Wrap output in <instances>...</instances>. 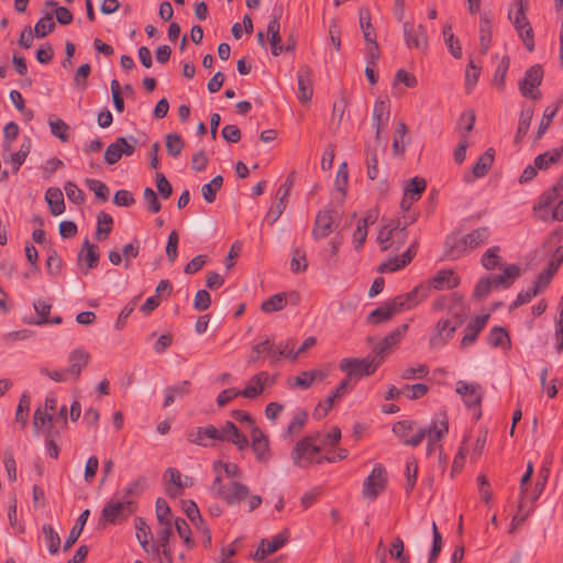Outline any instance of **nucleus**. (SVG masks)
Wrapping results in <instances>:
<instances>
[{
    "mask_svg": "<svg viewBox=\"0 0 563 563\" xmlns=\"http://www.w3.org/2000/svg\"><path fill=\"white\" fill-rule=\"evenodd\" d=\"M408 323H404L398 328L394 329L390 333H388L376 346L375 353L378 360L383 361V356L396 346L405 336L408 331Z\"/></svg>",
    "mask_w": 563,
    "mask_h": 563,
    "instance_id": "nucleus-24",
    "label": "nucleus"
},
{
    "mask_svg": "<svg viewBox=\"0 0 563 563\" xmlns=\"http://www.w3.org/2000/svg\"><path fill=\"white\" fill-rule=\"evenodd\" d=\"M262 356H266L271 364L278 362L277 347L273 345L268 338L253 345V352L249 357V362H256Z\"/></svg>",
    "mask_w": 563,
    "mask_h": 563,
    "instance_id": "nucleus-29",
    "label": "nucleus"
},
{
    "mask_svg": "<svg viewBox=\"0 0 563 563\" xmlns=\"http://www.w3.org/2000/svg\"><path fill=\"white\" fill-rule=\"evenodd\" d=\"M520 275V267L516 264L507 265L503 273L496 276H493L495 279V287H509Z\"/></svg>",
    "mask_w": 563,
    "mask_h": 563,
    "instance_id": "nucleus-37",
    "label": "nucleus"
},
{
    "mask_svg": "<svg viewBox=\"0 0 563 563\" xmlns=\"http://www.w3.org/2000/svg\"><path fill=\"white\" fill-rule=\"evenodd\" d=\"M33 424L37 432L49 433L53 427L52 412L37 407L34 411Z\"/></svg>",
    "mask_w": 563,
    "mask_h": 563,
    "instance_id": "nucleus-38",
    "label": "nucleus"
},
{
    "mask_svg": "<svg viewBox=\"0 0 563 563\" xmlns=\"http://www.w3.org/2000/svg\"><path fill=\"white\" fill-rule=\"evenodd\" d=\"M320 446L313 435L306 437L298 441L291 452V460L295 465L306 467L311 464H320L324 461L335 463L347 457V451L342 448L333 453L322 454Z\"/></svg>",
    "mask_w": 563,
    "mask_h": 563,
    "instance_id": "nucleus-3",
    "label": "nucleus"
},
{
    "mask_svg": "<svg viewBox=\"0 0 563 563\" xmlns=\"http://www.w3.org/2000/svg\"><path fill=\"white\" fill-rule=\"evenodd\" d=\"M406 45L409 48L426 51L428 46V35L424 25H415L410 22H405L402 25Z\"/></svg>",
    "mask_w": 563,
    "mask_h": 563,
    "instance_id": "nucleus-20",
    "label": "nucleus"
},
{
    "mask_svg": "<svg viewBox=\"0 0 563 563\" xmlns=\"http://www.w3.org/2000/svg\"><path fill=\"white\" fill-rule=\"evenodd\" d=\"M543 70L540 65L529 67L522 80L519 82V90L523 97L540 99L541 92L537 88L541 85Z\"/></svg>",
    "mask_w": 563,
    "mask_h": 563,
    "instance_id": "nucleus-15",
    "label": "nucleus"
},
{
    "mask_svg": "<svg viewBox=\"0 0 563 563\" xmlns=\"http://www.w3.org/2000/svg\"><path fill=\"white\" fill-rule=\"evenodd\" d=\"M292 187V179H287L278 187L275 195L276 211H284L288 207V197Z\"/></svg>",
    "mask_w": 563,
    "mask_h": 563,
    "instance_id": "nucleus-46",
    "label": "nucleus"
},
{
    "mask_svg": "<svg viewBox=\"0 0 563 563\" xmlns=\"http://www.w3.org/2000/svg\"><path fill=\"white\" fill-rule=\"evenodd\" d=\"M563 190V176L556 181L552 189L544 192L538 201V205L533 206V211L545 210L549 211L551 207L556 202L559 198V191Z\"/></svg>",
    "mask_w": 563,
    "mask_h": 563,
    "instance_id": "nucleus-36",
    "label": "nucleus"
},
{
    "mask_svg": "<svg viewBox=\"0 0 563 563\" xmlns=\"http://www.w3.org/2000/svg\"><path fill=\"white\" fill-rule=\"evenodd\" d=\"M389 554L393 559L397 560L399 563H409V555L405 553V545L402 540L397 537L393 540Z\"/></svg>",
    "mask_w": 563,
    "mask_h": 563,
    "instance_id": "nucleus-64",
    "label": "nucleus"
},
{
    "mask_svg": "<svg viewBox=\"0 0 563 563\" xmlns=\"http://www.w3.org/2000/svg\"><path fill=\"white\" fill-rule=\"evenodd\" d=\"M274 383V377L267 372H260L249 379L243 390H240L241 396L247 399H254L262 395L267 388L272 387Z\"/></svg>",
    "mask_w": 563,
    "mask_h": 563,
    "instance_id": "nucleus-19",
    "label": "nucleus"
},
{
    "mask_svg": "<svg viewBox=\"0 0 563 563\" xmlns=\"http://www.w3.org/2000/svg\"><path fill=\"white\" fill-rule=\"evenodd\" d=\"M560 109V103H556L555 106H549L544 109V112H543V115H542V119H541V122L539 124V128H538V132H537V137L540 139L542 137L550 124L552 123V120L553 118L556 115L558 111Z\"/></svg>",
    "mask_w": 563,
    "mask_h": 563,
    "instance_id": "nucleus-57",
    "label": "nucleus"
},
{
    "mask_svg": "<svg viewBox=\"0 0 563 563\" xmlns=\"http://www.w3.org/2000/svg\"><path fill=\"white\" fill-rule=\"evenodd\" d=\"M78 258L80 263H86L87 269L93 268L97 265L99 258L97 247L91 244L89 240H85L78 254Z\"/></svg>",
    "mask_w": 563,
    "mask_h": 563,
    "instance_id": "nucleus-44",
    "label": "nucleus"
},
{
    "mask_svg": "<svg viewBox=\"0 0 563 563\" xmlns=\"http://www.w3.org/2000/svg\"><path fill=\"white\" fill-rule=\"evenodd\" d=\"M31 405V397L27 394H22L15 411V420L25 427L29 419V410Z\"/></svg>",
    "mask_w": 563,
    "mask_h": 563,
    "instance_id": "nucleus-60",
    "label": "nucleus"
},
{
    "mask_svg": "<svg viewBox=\"0 0 563 563\" xmlns=\"http://www.w3.org/2000/svg\"><path fill=\"white\" fill-rule=\"evenodd\" d=\"M289 539L287 530L275 534L271 540L262 539L255 552L251 555L255 561H263L266 556L282 549Z\"/></svg>",
    "mask_w": 563,
    "mask_h": 563,
    "instance_id": "nucleus-18",
    "label": "nucleus"
},
{
    "mask_svg": "<svg viewBox=\"0 0 563 563\" xmlns=\"http://www.w3.org/2000/svg\"><path fill=\"white\" fill-rule=\"evenodd\" d=\"M222 184L223 178L220 175L212 178L208 184H205L201 188L203 199L209 203L213 202L218 190L222 187Z\"/></svg>",
    "mask_w": 563,
    "mask_h": 563,
    "instance_id": "nucleus-54",
    "label": "nucleus"
},
{
    "mask_svg": "<svg viewBox=\"0 0 563 563\" xmlns=\"http://www.w3.org/2000/svg\"><path fill=\"white\" fill-rule=\"evenodd\" d=\"M492 235L489 227L483 225L468 232L453 231L445 239L444 250L449 260H459L485 244Z\"/></svg>",
    "mask_w": 563,
    "mask_h": 563,
    "instance_id": "nucleus-2",
    "label": "nucleus"
},
{
    "mask_svg": "<svg viewBox=\"0 0 563 563\" xmlns=\"http://www.w3.org/2000/svg\"><path fill=\"white\" fill-rule=\"evenodd\" d=\"M488 343L494 347H510V339L504 328L495 327L490 330L488 335Z\"/></svg>",
    "mask_w": 563,
    "mask_h": 563,
    "instance_id": "nucleus-49",
    "label": "nucleus"
},
{
    "mask_svg": "<svg viewBox=\"0 0 563 563\" xmlns=\"http://www.w3.org/2000/svg\"><path fill=\"white\" fill-rule=\"evenodd\" d=\"M90 354L82 347L73 350L68 355V366L66 373L69 377L78 379L82 369L88 365Z\"/></svg>",
    "mask_w": 563,
    "mask_h": 563,
    "instance_id": "nucleus-23",
    "label": "nucleus"
},
{
    "mask_svg": "<svg viewBox=\"0 0 563 563\" xmlns=\"http://www.w3.org/2000/svg\"><path fill=\"white\" fill-rule=\"evenodd\" d=\"M112 222L113 220L109 213H101L98 217L96 230V238L98 240H104L108 236L112 228Z\"/></svg>",
    "mask_w": 563,
    "mask_h": 563,
    "instance_id": "nucleus-63",
    "label": "nucleus"
},
{
    "mask_svg": "<svg viewBox=\"0 0 563 563\" xmlns=\"http://www.w3.org/2000/svg\"><path fill=\"white\" fill-rule=\"evenodd\" d=\"M415 221L413 213H394L383 219L377 241L382 250L400 249L407 241V227Z\"/></svg>",
    "mask_w": 563,
    "mask_h": 563,
    "instance_id": "nucleus-4",
    "label": "nucleus"
},
{
    "mask_svg": "<svg viewBox=\"0 0 563 563\" xmlns=\"http://www.w3.org/2000/svg\"><path fill=\"white\" fill-rule=\"evenodd\" d=\"M389 104L387 101L377 100L373 108V126L376 130V141L380 139V132L389 120Z\"/></svg>",
    "mask_w": 563,
    "mask_h": 563,
    "instance_id": "nucleus-30",
    "label": "nucleus"
},
{
    "mask_svg": "<svg viewBox=\"0 0 563 563\" xmlns=\"http://www.w3.org/2000/svg\"><path fill=\"white\" fill-rule=\"evenodd\" d=\"M187 440L205 448L213 445L217 441L231 442L239 450H244L250 444L246 435L242 434L231 421H227L219 429L212 424L195 428L188 432Z\"/></svg>",
    "mask_w": 563,
    "mask_h": 563,
    "instance_id": "nucleus-1",
    "label": "nucleus"
},
{
    "mask_svg": "<svg viewBox=\"0 0 563 563\" xmlns=\"http://www.w3.org/2000/svg\"><path fill=\"white\" fill-rule=\"evenodd\" d=\"M411 260H412V256L410 254V251H407L404 254H401L400 256L391 257L388 261L382 263L378 266V269L380 273L397 272L400 268L405 267Z\"/></svg>",
    "mask_w": 563,
    "mask_h": 563,
    "instance_id": "nucleus-42",
    "label": "nucleus"
},
{
    "mask_svg": "<svg viewBox=\"0 0 563 563\" xmlns=\"http://www.w3.org/2000/svg\"><path fill=\"white\" fill-rule=\"evenodd\" d=\"M313 437L317 439L318 444L322 446V452L329 454L338 450L334 446L341 439V430L338 427H333L327 433H318Z\"/></svg>",
    "mask_w": 563,
    "mask_h": 563,
    "instance_id": "nucleus-32",
    "label": "nucleus"
},
{
    "mask_svg": "<svg viewBox=\"0 0 563 563\" xmlns=\"http://www.w3.org/2000/svg\"><path fill=\"white\" fill-rule=\"evenodd\" d=\"M492 23L486 16H482L479 21V52L486 55L492 44Z\"/></svg>",
    "mask_w": 563,
    "mask_h": 563,
    "instance_id": "nucleus-40",
    "label": "nucleus"
},
{
    "mask_svg": "<svg viewBox=\"0 0 563 563\" xmlns=\"http://www.w3.org/2000/svg\"><path fill=\"white\" fill-rule=\"evenodd\" d=\"M45 200L48 203L51 211H64V196L58 188H48L45 194Z\"/></svg>",
    "mask_w": 563,
    "mask_h": 563,
    "instance_id": "nucleus-55",
    "label": "nucleus"
},
{
    "mask_svg": "<svg viewBox=\"0 0 563 563\" xmlns=\"http://www.w3.org/2000/svg\"><path fill=\"white\" fill-rule=\"evenodd\" d=\"M455 391L467 408L478 407L482 402L483 391L478 384L457 380Z\"/></svg>",
    "mask_w": 563,
    "mask_h": 563,
    "instance_id": "nucleus-21",
    "label": "nucleus"
},
{
    "mask_svg": "<svg viewBox=\"0 0 563 563\" xmlns=\"http://www.w3.org/2000/svg\"><path fill=\"white\" fill-rule=\"evenodd\" d=\"M334 227L332 213H317L312 234L314 239H323L333 231Z\"/></svg>",
    "mask_w": 563,
    "mask_h": 563,
    "instance_id": "nucleus-34",
    "label": "nucleus"
},
{
    "mask_svg": "<svg viewBox=\"0 0 563 563\" xmlns=\"http://www.w3.org/2000/svg\"><path fill=\"white\" fill-rule=\"evenodd\" d=\"M533 118V108H523L519 115L518 129L515 135V143L521 142L523 136L528 133L531 121Z\"/></svg>",
    "mask_w": 563,
    "mask_h": 563,
    "instance_id": "nucleus-45",
    "label": "nucleus"
},
{
    "mask_svg": "<svg viewBox=\"0 0 563 563\" xmlns=\"http://www.w3.org/2000/svg\"><path fill=\"white\" fill-rule=\"evenodd\" d=\"M349 172L346 163H342L339 166L334 189L332 190L331 197L332 201L340 205L345 197V187L347 185Z\"/></svg>",
    "mask_w": 563,
    "mask_h": 563,
    "instance_id": "nucleus-31",
    "label": "nucleus"
},
{
    "mask_svg": "<svg viewBox=\"0 0 563 563\" xmlns=\"http://www.w3.org/2000/svg\"><path fill=\"white\" fill-rule=\"evenodd\" d=\"M212 473L214 475L213 481L220 479V484L225 483V481H233L241 477L240 467L229 461L216 460L212 464Z\"/></svg>",
    "mask_w": 563,
    "mask_h": 563,
    "instance_id": "nucleus-25",
    "label": "nucleus"
},
{
    "mask_svg": "<svg viewBox=\"0 0 563 563\" xmlns=\"http://www.w3.org/2000/svg\"><path fill=\"white\" fill-rule=\"evenodd\" d=\"M360 26L366 43L376 41V32L371 23V14L367 9H360Z\"/></svg>",
    "mask_w": 563,
    "mask_h": 563,
    "instance_id": "nucleus-48",
    "label": "nucleus"
},
{
    "mask_svg": "<svg viewBox=\"0 0 563 563\" xmlns=\"http://www.w3.org/2000/svg\"><path fill=\"white\" fill-rule=\"evenodd\" d=\"M210 490L216 497L231 506L245 501L249 511L255 510L263 501L260 495H252L250 488L238 479L220 484L218 478V481L212 482Z\"/></svg>",
    "mask_w": 563,
    "mask_h": 563,
    "instance_id": "nucleus-6",
    "label": "nucleus"
},
{
    "mask_svg": "<svg viewBox=\"0 0 563 563\" xmlns=\"http://www.w3.org/2000/svg\"><path fill=\"white\" fill-rule=\"evenodd\" d=\"M528 0H516L508 12V19L518 32L526 48L529 52L534 49L533 30L527 20Z\"/></svg>",
    "mask_w": 563,
    "mask_h": 563,
    "instance_id": "nucleus-8",
    "label": "nucleus"
},
{
    "mask_svg": "<svg viewBox=\"0 0 563 563\" xmlns=\"http://www.w3.org/2000/svg\"><path fill=\"white\" fill-rule=\"evenodd\" d=\"M387 483L386 472L383 465L376 464L363 483L362 494L368 500H375L385 489Z\"/></svg>",
    "mask_w": 563,
    "mask_h": 563,
    "instance_id": "nucleus-13",
    "label": "nucleus"
},
{
    "mask_svg": "<svg viewBox=\"0 0 563 563\" xmlns=\"http://www.w3.org/2000/svg\"><path fill=\"white\" fill-rule=\"evenodd\" d=\"M538 256L548 263L547 268L539 274L532 286L537 294H540L548 287L563 262V245L560 238L556 234L549 236L538 251Z\"/></svg>",
    "mask_w": 563,
    "mask_h": 563,
    "instance_id": "nucleus-5",
    "label": "nucleus"
},
{
    "mask_svg": "<svg viewBox=\"0 0 563 563\" xmlns=\"http://www.w3.org/2000/svg\"><path fill=\"white\" fill-rule=\"evenodd\" d=\"M325 373L322 371L302 372L296 377V385L302 389L309 388L316 380L323 379Z\"/></svg>",
    "mask_w": 563,
    "mask_h": 563,
    "instance_id": "nucleus-58",
    "label": "nucleus"
},
{
    "mask_svg": "<svg viewBox=\"0 0 563 563\" xmlns=\"http://www.w3.org/2000/svg\"><path fill=\"white\" fill-rule=\"evenodd\" d=\"M185 147L184 139L176 133L166 135V150L169 156L178 157Z\"/></svg>",
    "mask_w": 563,
    "mask_h": 563,
    "instance_id": "nucleus-56",
    "label": "nucleus"
},
{
    "mask_svg": "<svg viewBox=\"0 0 563 563\" xmlns=\"http://www.w3.org/2000/svg\"><path fill=\"white\" fill-rule=\"evenodd\" d=\"M166 492L172 497L180 496L186 488L194 485L192 477L181 474L175 467H168L163 475Z\"/></svg>",
    "mask_w": 563,
    "mask_h": 563,
    "instance_id": "nucleus-14",
    "label": "nucleus"
},
{
    "mask_svg": "<svg viewBox=\"0 0 563 563\" xmlns=\"http://www.w3.org/2000/svg\"><path fill=\"white\" fill-rule=\"evenodd\" d=\"M427 429V454L431 455L437 453L438 460L440 464H444L446 461V456L443 454V448L440 443L441 439H443L449 432V418L445 413L439 412L433 416L430 424Z\"/></svg>",
    "mask_w": 563,
    "mask_h": 563,
    "instance_id": "nucleus-7",
    "label": "nucleus"
},
{
    "mask_svg": "<svg viewBox=\"0 0 563 563\" xmlns=\"http://www.w3.org/2000/svg\"><path fill=\"white\" fill-rule=\"evenodd\" d=\"M499 246L488 247L481 258L484 268L492 271L499 266L501 257L499 256Z\"/></svg>",
    "mask_w": 563,
    "mask_h": 563,
    "instance_id": "nucleus-53",
    "label": "nucleus"
},
{
    "mask_svg": "<svg viewBox=\"0 0 563 563\" xmlns=\"http://www.w3.org/2000/svg\"><path fill=\"white\" fill-rule=\"evenodd\" d=\"M426 187L427 181L423 178H411L404 189V197L400 202L401 210L409 211L412 203L421 198V195L426 190Z\"/></svg>",
    "mask_w": 563,
    "mask_h": 563,
    "instance_id": "nucleus-22",
    "label": "nucleus"
},
{
    "mask_svg": "<svg viewBox=\"0 0 563 563\" xmlns=\"http://www.w3.org/2000/svg\"><path fill=\"white\" fill-rule=\"evenodd\" d=\"M134 529L136 539L141 547L143 548V550L147 554L154 553L157 549L155 548L154 543H151L152 532L146 521L141 517L135 518Z\"/></svg>",
    "mask_w": 563,
    "mask_h": 563,
    "instance_id": "nucleus-28",
    "label": "nucleus"
},
{
    "mask_svg": "<svg viewBox=\"0 0 563 563\" xmlns=\"http://www.w3.org/2000/svg\"><path fill=\"white\" fill-rule=\"evenodd\" d=\"M548 367H544L540 373L541 389L548 396V398H554L558 395V389L559 386L561 385V382L556 377L548 382Z\"/></svg>",
    "mask_w": 563,
    "mask_h": 563,
    "instance_id": "nucleus-51",
    "label": "nucleus"
},
{
    "mask_svg": "<svg viewBox=\"0 0 563 563\" xmlns=\"http://www.w3.org/2000/svg\"><path fill=\"white\" fill-rule=\"evenodd\" d=\"M494 150L488 148L484 154L479 156L472 169L475 178H482L488 173L494 163Z\"/></svg>",
    "mask_w": 563,
    "mask_h": 563,
    "instance_id": "nucleus-41",
    "label": "nucleus"
},
{
    "mask_svg": "<svg viewBox=\"0 0 563 563\" xmlns=\"http://www.w3.org/2000/svg\"><path fill=\"white\" fill-rule=\"evenodd\" d=\"M251 439L256 459L261 462H266L271 455L268 438L258 427H252Z\"/></svg>",
    "mask_w": 563,
    "mask_h": 563,
    "instance_id": "nucleus-27",
    "label": "nucleus"
},
{
    "mask_svg": "<svg viewBox=\"0 0 563 563\" xmlns=\"http://www.w3.org/2000/svg\"><path fill=\"white\" fill-rule=\"evenodd\" d=\"M493 288H496L494 277L493 276L483 277L477 282V284L474 288L473 296L477 299H483L490 294Z\"/></svg>",
    "mask_w": 563,
    "mask_h": 563,
    "instance_id": "nucleus-62",
    "label": "nucleus"
},
{
    "mask_svg": "<svg viewBox=\"0 0 563 563\" xmlns=\"http://www.w3.org/2000/svg\"><path fill=\"white\" fill-rule=\"evenodd\" d=\"M461 283L459 275L453 269H440L424 285L429 294L432 290H451Z\"/></svg>",
    "mask_w": 563,
    "mask_h": 563,
    "instance_id": "nucleus-17",
    "label": "nucleus"
},
{
    "mask_svg": "<svg viewBox=\"0 0 563 563\" xmlns=\"http://www.w3.org/2000/svg\"><path fill=\"white\" fill-rule=\"evenodd\" d=\"M172 532V522L162 523V529L158 532L157 541L154 543L157 550L153 554L162 553L165 559H172L173 553L168 544Z\"/></svg>",
    "mask_w": 563,
    "mask_h": 563,
    "instance_id": "nucleus-35",
    "label": "nucleus"
},
{
    "mask_svg": "<svg viewBox=\"0 0 563 563\" xmlns=\"http://www.w3.org/2000/svg\"><path fill=\"white\" fill-rule=\"evenodd\" d=\"M430 296L428 287L424 284H420L415 287L411 291L399 295L393 298L394 305L398 312L410 310L417 307L421 301Z\"/></svg>",
    "mask_w": 563,
    "mask_h": 563,
    "instance_id": "nucleus-16",
    "label": "nucleus"
},
{
    "mask_svg": "<svg viewBox=\"0 0 563 563\" xmlns=\"http://www.w3.org/2000/svg\"><path fill=\"white\" fill-rule=\"evenodd\" d=\"M31 151V140L29 137H24L20 150L11 155V161L13 164V169L18 172L20 167L25 162L27 155Z\"/></svg>",
    "mask_w": 563,
    "mask_h": 563,
    "instance_id": "nucleus-59",
    "label": "nucleus"
},
{
    "mask_svg": "<svg viewBox=\"0 0 563 563\" xmlns=\"http://www.w3.org/2000/svg\"><path fill=\"white\" fill-rule=\"evenodd\" d=\"M189 391L187 380L177 383L164 389V407L170 406L177 398H183Z\"/></svg>",
    "mask_w": 563,
    "mask_h": 563,
    "instance_id": "nucleus-39",
    "label": "nucleus"
},
{
    "mask_svg": "<svg viewBox=\"0 0 563 563\" xmlns=\"http://www.w3.org/2000/svg\"><path fill=\"white\" fill-rule=\"evenodd\" d=\"M297 97L301 102H308L313 95L312 71L308 66H301L297 71Z\"/></svg>",
    "mask_w": 563,
    "mask_h": 563,
    "instance_id": "nucleus-26",
    "label": "nucleus"
},
{
    "mask_svg": "<svg viewBox=\"0 0 563 563\" xmlns=\"http://www.w3.org/2000/svg\"><path fill=\"white\" fill-rule=\"evenodd\" d=\"M285 307L286 298L279 292L265 299L261 305V310L265 313H273L283 310Z\"/></svg>",
    "mask_w": 563,
    "mask_h": 563,
    "instance_id": "nucleus-52",
    "label": "nucleus"
},
{
    "mask_svg": "<svg viewBox=\"0 0 563 563\" xmlns=\"http://www.w3.org/2000/svg\"><path fill=\"white\" fill-rule=\"evenodd\" d=\"M137 140L130 135L120 136L113 143L109 144L104 152V162L109 165L118 163L123 155L131 156L135 152Z\"/></svg>",
    "mask_w": 563,
    "mask_h": 563,
    "instance_id": "nucleus-12",
    "label": "nucleus"
},
{
    "mask_svg": "<svg viewBox=\"0 0 563 563\" xmlns=\"http://www.w3.org/2000/svg\"><path fill=\"white\" fill-rule=\"evenodd\" d=\"M382 363L377 356L364 358L345 357L340 361L339 368L350 378H362L373 374Z\"/></svg>",
    "mask_w": 563,
    "mask_h": 563,
    "instance_id": "nucleus-9",
    "label": "nucleus"
},
{
    "mask_svg": "<svg viewBox=\"0 0 563 563\" xmlns=\"http://www.w3.org/2000/svg\"><path fill=\"white\" fill-rule=\"evenodd\" d=\"M481 70V66L476 65L473 59H470L465 71V92L467 95H470L477 85Z\"/></svg>",
    "mask_w": 563,
    "mask_h": 563,
    "instance_id": "nucleus-50",
    "label": "nucleus"
},
{
    "mask_svg": "<svg viewBox=\"0 0 563 563\" xmlns=\"http://www.w3.org/2000/svg\"><path fill=\"white\" fill-rule=\"evenodd\" d=\"M55 27V22L52 13H46L41 18L34 26V35L36 37H44L51 33Z\"/></svg>",
    "mask_w": 563,
    "mask_h": 563,
    "instance_id": "nucleus-61",
    "label": "nucleus"
},
{
    "mask_svg": "<svg viewBox=\"0 0 563 563\" xmlns=\"http://www.w3.org/2000/svg\"><path fill=\"white\" fill-rule=\"evenodd\" d=\"M456 329L457 323H454L452 320L448 318L439 319L430 333V349L438 351L445 347L454 336Z\"/></svg>",
    "mask_w": 563,
    "mask_h": 563,
    "instance_id": "nucleus-11",
    "label": "nucleus"
},
{
    "mask_svg": "<svg viewBox=\"0 0 563 563\" xmlns=\"http://www.w3.org/2000/svg\"><path fill=\"white\" fill-rule=\"evenodd\" d=\"M133 499L121 498L114 495L103 507L100 521L103 523H119L133 512Z\"/></svg>",
    "mask_w": 563,
    "mask_h": 563,
    "instance_id": "nucleus-10",
    "label": "nucleus"
},
{
    "mask_svg": "<svg viewBox=\"0 0 563 563\" xmlns=\"http://www.w3.org/2000/svg\"><path fill=\"white\" fill-rule=\"evenodd\" d=\"M561 156L562 151L559 148H553L539 154L533 162L538 169L544 170L548 169L552 164L558 163Z\"/></svg>",
    "mask_w": 563,
    "mask_h": 563,
    "instance_id": "nucleus-47",
    "label": "nucleus"
},
{
    "mask_svg": "<svg viewBox=\"0 0 563 563\" xmlns=\"http://www.w3.org/2000/svg\"><path fill=\"white\" fill-rule=\"evenodd\" d=\"M399 313L396 309L393 299L384 302L378 308L374 309L367 317V321L372 324H379L389 320L393 316Z\"/></svg>",
    "mask_w": 563,
    "mask_h": 563,
    "instance_id": "nucleus-33",
    "label": "nucleus"
},
{
    "mask_svg": "<svg viewBox=\"0 0 563 563\" xmlns=\"http://www.w3.org/2000/svg\"><path fill=\"white\" fill-rule=\"evenodd\" d=\"M43 540L52 555L58 553L60 548V538L58 532L49 525H44L42 528Z\"/></svg>",
    "mask_w": 563,
    "mask_h": 563,
    "instance_id": "nucleus-43",
    "label": "nucleus"
}]
</instances>
